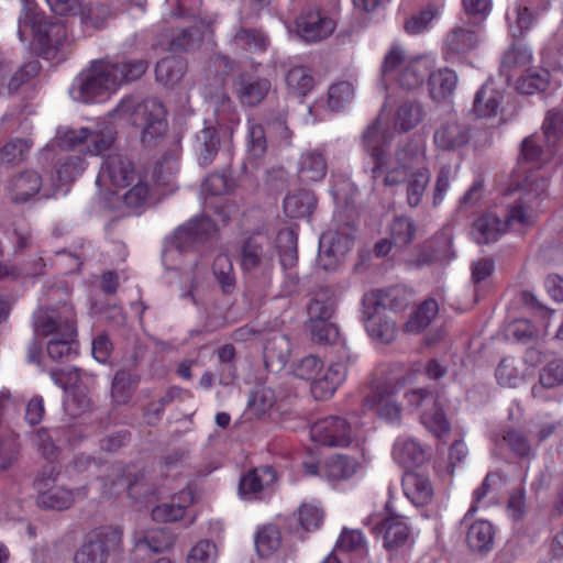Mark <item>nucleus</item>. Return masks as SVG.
Returning <instances> with one entry per match:
<instances>
[{
  "label": "nucleus",
  "instance_id": "1",
  "mask_svg": "<svg viewBox=\"0 0 563 563\" xmlns=\"http://www.w3.org/2000/svg\"><path fill=\"white\" fill-rule=\"evenodd\" d=\"M548 184L549 179L539 169L530 170L520 186L525 196L509 207L506 222L494 213L479 217L472 225L473 240L477 244L494 243L506 232V228L521 232L532 227L537 220V213L531 205V198L543 194Z\"/></svg>",
  "mask_w": 563,
  "mask_h": 563
},
{
  "label": "nucleus",
  "instance_id": "2",
  "mask_svg": "<svg viewBox=\"0 0 563 563\" xmlns=\"http://www.w3.org/2000/svg\"><path fill=\"white\" fill-rule=\"evenodd\" d=\"M148 63L143 58H109L91 63L69 89L70 97L78 102L88 103L96 98L112 93L122 85L140 79L147 70Z\"/></svg>",
  "mask_w": 563,
  "mask_h": 563
},
{
  "label": "nucleus",
  "instance_id": "3",
  "mask_svg": "<svg viewBox=\"0 0 563 563\" xmlns=\"http://www.w3.org/2000/svg\"><path fill=\"white\" fill-rule=\"evenodd\" d=\"M76 323V313L69 303L40 308L33 313L34 333L47 338L46 352L53 361H68L77 354Z\"/></svg>",
  "mask_w": 563,
  "mask_h": 563
},
{
  "label": "nucleus",
  "instance_id": "4",
  "mask_svg": "<svg viewBox=\"0 0 563 563\" xmlns=\"http://www.w3.org/2000/svg\"><path fill=\"white\" fill-rule=\"evenodd\" d=\"M396 166H389L382 177L384 185L396 186L407 183V202L415 208L420 205L430 181L426 167V152L422 146L408 143L396 152Z\"/></svg>",
  "mask_w": 563,
  "mask_h": 563
},
{
  "label": "nucleus",
  "instance_id": "5",
  "mask_svg": "<svg viewBox=\"0 0 563 563\" xmlns=\"http://www.w3.org/2000/svg\"><path fill=\"white\" fill-rule=\"evenodd\" d=\"M214 114V120L205 121V126L195 137L194 150L201 166L214 161L221 142L232 136L240 121L231 99L224 93L217 99Z\"/></svg>",
  "mask_w": 563,
  "mask_h": 563
},
{
  "label": "nucleus",
  "instance_id": "6",
  "mask_svg": "<svg viewBox=\"0 0 563 563\" xmlns=\"http://www.w3.org/2000/svg\"><path fill=\"white\" fill-rule=\"evenodd\" d=\"M434 58L428 55L408 57L405 48L395 43L384 56L380 67L382 84L395 81L401 89L420 88L434 68Z\"/></svg>",
  "mask_w": 563,
  "mask_h": 563
},
{
  "label": "nucleus",
  "instance_id": "7",
  "mask_svg": "<svg viewBox=\"0 0 563 563\" xmlns=\"http://www.w3.org/2000/svg\"><path fill=\"white\" fill-rule=\"evenodd\" d=\"M109 115L120 119L129 117L140 130L141 141L145 145L162 137L167 129L165 108L156 98H146L135 103L132 97H124Z\"/></svg>",
  "mask_w": 563,
  "mask_h": 563
},
{
  "label": "nucleus",
  "instance_id": "8",
  "mask_svg": "<svg viewBox=\"0 0 563 563\" xmlns=\"http://www.w3.org/2000/svg\"><path fill=\"white\" fill-rule=\"evenodd\" d=\"M18 34L21 41L32 35L34 49L46 59L53 58L67 38L63 22L30 10L20 15Z\"/></svg>",
  "mask_w": 563,
  "mask_h": 563
},
{
  "label": "nucleus",
  "instance_id": "9",
  "mask_svg": "<svg viewBox=\"0 0 563 563\" xmlns=\"http://www.w3.org/2000/svg\"><path fill=\"white\" fill-rule=\"evenodd\" d=\"M115 130L111 123L102 121L95 128H80L78 130L60 128L57 131L58 145L63 150H74L81 144L86 145L87 152L92 155H100L111 147L115 140Z\"/></svg>",
  "mask_w": 563,
  "mask_h": 563
},
{
  "label": "nucleus",
  "instance_id": "10",
  "mask_svg": "<svg viewBox=\"0 0 563 563\" xmlns=\"http://www.w3.org/2000/svg\"><path fill=\"white\" fill-rule=\"evenodd\" d=\"M241 266L254 278H268L275 267V247L265 234H254L242 245Z\"/></svg>",
  "mask_w": 563,
  "mask_h": 563
},
{
  "label": "nucleus",
  "instance_id": "11",
  "mask_svg": "<svg viewBox=\"0 0 563 563\" xmlns=\"http://www.w3.org/2000/svg\"><path fill=\"white\" fill-rule=\"evenodd\" d=\"M388 144L386 124L377 117L362 134V146L373 159L372 178L377 180L382 178L389 166H396V155L387 156L386 147Z\"/></svg>",
  "mask_w": 563,
  "mask_h": 563
},
{
  "label": "nucleus",
  "instance_id": "12",
  "mask_svg": "<svg viewBox=\"0 0 563 563\" xmlns=\"http://www.w3.org/2000/svg\"><path fill=\"white\" fill-rule=\"evenodd\" d=\"M397 387L390 382H377L364 398V411L374 412L379 419L389 424H399L401 407L397 401Z\"/></svg>",
  "mask_w": 563,
  "mask_h": 563
},
{
  "label": "nucleus",
  "instance_id": "13",
  "mask_svg": "<svg viewBox=\"0 0 563 563\" xmlns=\"http://www.w3.org/2000/svg\"><path fill=\"white\" fill-rule=\"evenodd\" d=\"M37 490L36 503L41 508L64 510L69 508L76 497L87 495L86 487L77 488L75 492L56 484V477L53 476V468L48 475L42 474L35 479Z\"/></svg>",
  "mask_w": 563,
  "mask_h": 563
},
{
  "label": "nucleus",
  "instance_id": "14",
  "mask_svg": "<svg viewBox=\"0 0 563 563\" xmlns=\"http://www.w3.org/2000/svg\"><path fill=\"white\" fill-rule=\"evenodd\" d=\"M483 41V27L478 24L464 22L452 27L444 40L443 55L453 62L465 57L476 49Z\"/></svg>",
  "mask_w": 563,
  "mask_h": 563
},
{
  "label": "nucleus",
  "instance_id": "15",
  "mask_svg": "<svg viewBox=\"0 0 563 563\" xmlns=\"http://www.w3.org/2000/svg\"><path fill=\"white\" fill-rule=\"evenodd\" d=\"M354 427L346 419L330 416L314 422L310 428L312 441L328 446H347L354 439Z\"/></svg>",
  "mask_w": 563,
  "mask_h": 563
},
{
  "label": "nucleus",
  "instance_id": "16",
  "mask_svg": "<svg viewBox=\"0 0 563 563\" xmlns=\"http://www.w3.org/2000/svg\"><path fill=\"white\" fill-rule=\"evenodd\" d=\"M216 233V223L209 217H197L177 228L172 244L179 252H188L213 239Z\"/></svg>",
  "mask_w": 563,
  "mask_h": 563
},
{
  "label": "nucleus",
  "instance_id": "17",
  "mask_svg": "<svg viewBox=\"0 0 563 563\" xmlns=\"http://www.w3.org/2000/svg\"><path fill=\"white\" fill-rule=\"evenodd\" d=\"M472 128L464 120L450 118L435 128L433 143L443 152L460 153L472 140Z\"/></svg>",
  "mask_w": 563,
  "mask_h": 563
},
{
  "label": "nucleus",
  "instance_id": "18",
  "mask_svg": "<svg viewBox=\"0 0 563 563\" xmlns=\"http://www.w3.org/2000/svg\"><path fill=\"white\" fill-rule=\"evenodd\" d=\"M548 7V0H517L506 13L510 35L518 38L526 34Z\"/></svg>",
  "mask_w": 563,
  "mask_h": 563
},
{
  "label": "nucleus",
  "instance_id": "19",
  "mask_svg": "<svg viewBox=\"0 0 563 563\" xmlns=\"http://www.w3.org/2000/svg\"><path fill=\"white\" fill-rule=\"evenodd\" d=\"M297 35L306 43H318L328 38L335 30L333 19L320 10H303L295 21Z\"/></svg>",
  "mask_w": 563,
  "mask_h": 563
},
{
  "label": "nucleus",
  "instance_id": "20",
  "mask_svg": "<svg viewBox=\"0 0 563 563\" xmlns=\"http://www.w3.org/2000/svg\"><path fill=\"white\" fill-rule=\"evenodd\" d=\"M140 174L126 156L113 153L103 161L97 176V184L109 183L117 188H126L135 181Z\"/></svg>",
  "mask_w": 563,
  "mask_h": 563
},
{
  "label": "nucleus",
  "instance_id": "21",
  "mask_svg": "<svg viewBox=\"0 0 563 563\" xmlns=\"http://www.w3.org/2000/svg\"><path fill=\"white\" fill-rule=\"evenodd\" d=\"M369 523H373V532L383 537V543L387 550L398 549L409 540L410 529L406 519L401 516L388 515L380 520L371 518Z\"/></svg>",
  "mask_w": 563,
  "mask_h": 563
},
{
  "label": "nucleus",
  "instance_id": "22",
  "mask_svg": "<svg viewBox=\"0 0 563 563\" xmlns=\"http://www.w3.org/2000/svg\"><path fill=\"white\" fill-rule=\"evenodd\" d=\"M338 361L331 363L329 367L322 373L319 379L311 384V391L317 399L330 398L334 391L345 382L347 375V365L356 360L347 361L342 357V353L338 352Z\"/></svg>",
  "mask_w": 563,
  "mask_h": 563
},
{
  "label": "nucleus",
  "instance_id": "23",
  "mask_svg": "<svg viewBox=\"0 0 563 563\" xmlns=\"http://www.w3.org/2000/svg\"><path fill=\"white\" fill-rule=\"evenodd\" d=\"M353 241L338 232H325L320 236L318 264L325 271L334 269L351 250Z\"/></svg>",
  "mask_w": 563,
  "mask_h": 563
},
{
  "label": "nucleus",
  "instance_id": "24",
  "mask_svg": "<svg viewBox=\"0 0 563 563\" xmlns=\"http://www.w3.org/2000/svg\"><path fill=\"white\" fill-rule=\"evenodd\" d=\"M277 481L275 470L269 465L256 467L245 474L239 484V493L245 500L262 499V493Z\"/></svg>",
  "mask_w": 563,
  "mask_h": 563
},
{
  "label": "nucleus",
  "instance_id": "25",
  "mask_svg": "<svg viewBox=\"0 0 563 563\" xmlns=\"http://www.w3.org/2000/svg\"><path fill=\"white\" fill-rule=\"evenodd\" d=\"M40 69L41 65L36 59L25 63L15 70H13L10 62L0 60V95H9L16 91L24 82L35 77Z\"/></svg>",
  "mask_w": 563,
  "mask_h": 563
},
{
  "label": "nucleus",
  "instance_id": "26",
  "mask_svg": "<svg viewBox=\"0 0 563 563\" xmlns=\"http://www.w3.org/2000/svg\"><path fill=\"white\" fill-rule=\"evenodd\" d=\"M271 81L253 74L242 73L235 80V92L240 102L247 107L260 104L268 91Z\"/></svg>",
  "mask_w": 563,
  "mask_h": 563
},
{
  "label": "nucleus",
  "instance_id": "27",
  "mask_svg": "<svg viewBox=\"0 0 563 563\" xmlns=\"http://www.w3.org/2000/svg\"><path fill=\"white\" fill-rule=\"evenodd\" d=\"M174 543L173 534L166 529H154L147 531L143 537L135 540L132 551V562L148 555L168 550Z\"/></svg>",
  "mask_w": 563,
  "mask_h": 563
},
{
  "label": "nucleus",
  "instance_id": "28",
  "mask_svg": "<svg viewBox=\"0 0 563 563\" xmlns=\"http://www.w3.org/2000/svg\"><path fill=\"white\" fill-rule=\"evenodd\" d=\"M41 187V176L33 170H24L8 180L7 191L13 202L21 203L35 196Z\"/></svg>",
  "mask_w": 563,
  "mask_h": 563
},
{
  "label": "nucleus",
  "instance_id": "29",
  "mask_svg": "<svg viewBox=\"0 0 563 563\" xmlns=\"http://www.w3.org/2000/svg\"><path fill=\"white\" fill-rule=\"evenodd\" d=\"M402 489L407 498L416 506L428 505L433 497V486L428 476L407 472L402 476Z\"/></svg>",
  "mask_w": 563,
  "mask_h": 563
},
{
  "label": "nucleus",
  "instance_id": "30",
  "mask_svg": "<svg viewBox=\"0 0 563 563\" xmlns=\"http://www.w3.org/2000/svg\"><path fill=\"white\" fill-rule=\"evenodd\" d=\"M312 340L320 344H330L335 353L341 352L347 361L353 358V353L347 346L346 340L341 335L338 327L331 322L318 321L309 324Z\"/></svg>",
  "mask_w": 563,
  "mask_h": 563
},
{
  "label": "nucleus",
  "instance_id": "31",
  "mask_svg": "<svg viewBox=\"0 0 563 563\" xmlns=\"http://www.w3.org/2000/svg\"><path fill=\"white\" fill-rule=\"evenodd\" d=\"M365 329L369 336L384 343L393 342L397 336L396 321L384 310L374 306V311L365 319Z\"/></svg>",
  "mask_w": 563,
  "mask_h": 563
},
{
  "label": "nucleus",
  "instance_id": "32",
  "mask_svg": "<svg viewBox=\"0 0 563 563\" xmlns=\"http://www.w3.org/2000/svg\"><path fill=\"white\" fill-rule=\"evenodd\" d=\"M327 170V159L320 150H309L301 154L298 177L302 183H318L324 178Z\"/></svg>",
  "mask_w": 563,
  "mask_h": 563
},
{
  "label": "nucleus",
  "instance_id": "33",
  "mask_svg": "<svg viewBox=\"0 0 563 563\" xmlns=\"http://www.w3.org/2000/svg\"><path fill=\"white\" fill-rule=\"evenodd\" d=\"M412 291L404 286H394L374 294V306L386 311L401 312L412 301Z\"/></svg>",
  "mask_w": 563,
  "mask_h": 563
},
{
  "label": "nucleus",
  "instance_id": "34",
  "mask_svg": "<svg viewBox=\"0 0 563 563\" xmlns=\"http://www.w3.org/2000/svg\"><path fill=\"white\" fill-rule=\"evenodd\" d=\"M532 58V51L526 44L514 42L503 55L500 74L510 81L514 73L530 65Z\"/></svg>",
  "mask_w": 563,
  "mask_h": 563
},
{
  "label": "nucleus",
  "instance_id": "35",
  "mask_svg": "<svg viewBox=\"0 0 563 563\" xmlns=\"http://www.w3.org/2000/svg\"><path fill=\"white\" fill-rule=\"evenodd\" d=\"M290 354V342L280 333H274L266 339L264 344V362L267 368L272 371L282 369Z\"/></svg>",
  "mask_w": 563,
  "mask_h": 563
},
{
  "label": "nucleus",
  "instance_id": "36",
  "mask_svg": "<svg viewBox=\"0 0 563 563\" xmlns=\"http://www.w3.org/2000/svg\"><path fill=\"white\" fill-rule=\"evenodd\" d=\"M358 468V463L355 459L336 454L328 459L322 464V477L330 483L345 481L351 478Z\"/></svg>",
  "mask_w": 563,
  "mask_h": 563
},
{
  "label": "nucleus",
  "instance_id": "37",
  "mask_svg": "<svg viewBox=\"0 0 563 563\" xmlns=\"http://www.w3.org/2000/svg\"><path fill=\"white\" fill-rule=\"evenodd\" d=\"M504 95L492 84H485L474 99V112L482 118H492L498 113Z\"/></svg>",
  "mask_w": 563,
  "mask_h": 563
},
{
  "label": "nucleus",
  "instance_id": "38",
  "mask_svg": "<svg viewBox=\"0 0 563 563\" xmlns=\"http://www.w3.org/2000/svg\"><path fill=\"white\" fill-rule=\"evenodd\" d=\"M187 70L186 60L181 56H167L157 62L156 80L165 86L178 84Z\"/></svg>",
  "mask_w": 563,
  "mask_h": 563
},
{
  "label": "nucleus",
  "instance_id": "39",
  "mask_svg": "<svg viewBox=\"0 0 563 563\" xmlns=\"http://www.w3.org/2000/svg\"><path fill=\"white\" fill-rule=\"evenodd\" d=\"M393 456L398 464L411 467L424 462L426 451L413 439H398L394 444Z\"/></svg>",
  "mask_w": 563,
  "mask_h": 563
},
{
  "label": "nucleus",
  "instance_id": "40",
  "mask_svg": "<svg viewBox=\"0 0 563 563\" xmlns=\"http://www.w3.org/2000/svg\"><path fill=\"white\" fill-rule=\"evenodd\" d=\"M317 199L314 195L306 189L289 194L284 199V211L289 218H305L312 213Z\"/></svg>",
  "mask_w": 563,
  "mask_h": 563
},
{
  "label": "nucleus",
  "instance_id": "41",
  "mask_svg": "<svg viewBox=\"0 0 563 563\" xmlns=\"http://www.w3.org/2000/svg\"><path fill=\"white\" fill-rule=\"evenodd\" d=\"M495 531L487 520L473 522L466 534V541L472 551L487 552L493 548Z\"/></svg>",
  "mask_w": 563,
  "mask_h": 563
},
{
  "label": "nucleus",
  "instance_id": "42",
  "mask_svg": "<svg viewBox=\"0 0 563 563\" xmlns=\"http://www.w3.org/2000/svg\"><path fill=\"white\" fill-rule=\"evenodd\" d=\"M430 95L433 100H442L451 96L457 84V75L449 68L430 71L428 76Z\"/></svg>",
  "mask_w": 563,
  "mask_h": 563
},
{
  "label": "nucleus",
  "instance_id": "43",
  "mask_svg": "<svg viewBox=\"0 0 563 563\" xmlns=\"http://www.w3.org/2000/svg\"><path fill=\"white\" fill-rule=\"evenodd\" d=\"M232 45L241 51L250 53L265 52L268 46V37L261 30L240 27L232 41Z\"/></svg>",
  "mask_w": 563,
  "mask_h": 563
},
{
  "label": "nucleus",
  "instance_id": "44",
  "mask_svg": "<svg viewBox=\"0 0 563 563\" xmlns=\"http://www.w3.org/2000/svg\"><path fill=\"white\" fill-rule=\"evenodd\" d=\"M203 26V24L201 26L195 24L190 27H177L172 31L170 35L166 34V42L162 41L161 44L170 51H187L200 41Z\"/></svg>",
  "mask_w": 563,
  "mask_h": 563
},
{
  "label": "nucleus",
  "instance_id": "45",
  "mask_svg": "<svg viewBox=\"0 0 563 563\" xmlns=\"http://www.w3.org/2000/svg\"><path fill=\"white\" fill-rule=\"evenodd\" d=\"M563 384V361L555 360L548 363L540 373L539 384L533 385L531 394L533 398L545 400V388H554Z\"/></svg>",
  "mask_w": 563,
  "mask_h": 563
},
{
  "label": "nucleus",
  "instance_id": "46",
  "mask_svg": "<svg viewBox=\"0 0 563 563\" xmlns=\"http://www.w3.org/2000/svg\"><path fill=\"white\" fill-rule=\"evenodd\" d=\"M420 420L438 438L448 434L451 428L439 398L421 411Z\"/></svg>",
  "mask_w": 563,
  "mask_h": 563
},
{
  "label": "nucleus",
  "instance_id": "47",
  "mask_svg": "<svg viewBox=\"0 0 563 563\" xmlns=\"http://www.w3.org/2000/svg\"><path fill=\"white\" fill-rule=\"evenodd\" d=\"M212 273L224 295H231L236 288L233 264L227 254H219L212 263Z\"/></svg>",
  "mask_w": 563,
  "mask_h": 563
},
{
  "label": "nucleus",
  "instance_id": "48",
  "mask_svg": "<svg viewBox=\"0 0 563 563\" xmlns=\"http://www.w3.org/2000/svg\"><path fill=\"white\" fill-rule=\"evenodd\" d=\"M439 312L438 302L429 298L424 300L418 309L409 317L405 324V331L408 333H419L430 325Z\"/></svg>",
  "mask_w": 563,
  "mask_h": 563
},
{
  "label": "nucleus",
  "instance_id": "49",
  "mask_svg": "<svg viewBox=\"0 0 563 563\" xmlns=\"http://www.w3.org/2000/svg\"><path fill=\"white\" fill-rule=\"evenodd\" d=\"M108 548L101 533L85 542L74 555V563H104Z\"/></svg>",
  "mask_w": 563,
  "mask_h": 563
},
{
  "label": "nucleus",
  "instance_id": "50",
  "mask_svg": "<svg viewBox=\"0 0 563 563\" xmlns=\"http://www.w3.org/2000/svg\"><path fill=\"white\" fill-rule=\"evenodd\" d=\"M32 147V143L26 139H11L0 148V165L16 166L23 163Z\"/></svg>",
  "mask_w": 563,
  "mask_h": 563
},
{
  "label": "nucleus",
  "instance_id": "51",
  "mask_svg": "<svg viewBox=\"0 0 563 563\" xmlns=\"http://www.w3.org/2000/svg\"><path fill=\"white\" fill-rule=\"evenodd\" d=\"M550 82V73L544 68H529L517 81V90L522 95L544 91Z\"/></svg>",
  "mask_w": 563,
  "mask_h": 563
},
{
  "label": "nucleus",
  "instance_id": "52",
  "mask_svg": "<svg viewBox=\"0 0 563 563\" xmlns=\"http://www.w3.org/2000/svg\"><path fill=\"white\" fill-rule=\"evenodd\" d=\"M280 265L284 269L292 268L298 261L297 234L289 228L282 229L277 234Z\"/></svg>",
  "mask_w": 563,
  "mask_h": 563
},
{
  "label": "nucleus",
  "instance_id": "53",
  "mask_svg": "<svg viewBox=\"0 0 563 563\" xmlns=\"http://www.w3.org/2000/svg\"><path fill=\"white\" fill-rule=\"evenodd\" d=\"M267 152V141L263 125L249 122L246 135V159L258 162Z\"/></svg>",
  "mask_w": 563,
  "mask_h": 563
},
{
  "label": "nucleus",
  "instance_id": "54",
  "mask_svg": "<svg viewBox=\"0 0 563 563\" xmlns=\"http://www.w3.org/2000/svg\"><path fill=\"white\" fill-rule=\"evenodd\" d=\"M286 85L291 93L306 96L313 88L314 79L308 68L296 66L286 74Z\"/></svg>",
  "mask_w": 563,
  "mask_h": 563
},
{
  "label": "nucleus",
  "instance_id": "55",
  "mask_svg": "<svg viewBox=\"0 0 563 563\" xmlns=\"http://www.w3.org/2000/svg\"><path fill=\"white\" fill-rule=\"evenodd\" d=\"M136 384V377L129 371L119 369L112 379L111 396L114 402L125 404Z\"/></svg>",
  "mask_w": 563,
  "mask_h": 563
},
{
  "label": "nucleus",
  "instance_id": "56",
  "mask_svg": "<svg viewBox=\"0 0 563 563\" xmlns=\"http://www.w3.org/2000/svg\"><path fill=\"white\" fill-rule=\"evenodd\" d=\"M282 542L280 532L276 526L267 525L260 529L255 537V547L261 556L275 552Z\"/></svg>",
  "mask_w": 563,
  "mask_h": 563
},
{
  "label": "nucleus",
  "instance_id": "57",
  "mask_svg": "<svg viewBox=\"0 0 563 563\" xmlns=\"http://www.w3.org/2000/svg\"><path fill=\"white\" fill-rule=\"evenodd\" d=\"M129 187V190L123 195L125 206L132 209L145 206L151 195V188L146 177L140 174L135 181Z\"/></svg>",
  "mask_w": 563,
  "mask_h": 563
},
{
  "label": "nucleus",
  "instance_id": "58",
  "mask_svg": "<svg viewBox=\"0 0 563 563\" xmlns=\"http://www.w3.org/2000/svg\"><path fill=\"white\" fill-rule=\"evenodd\" d=\"M66 412L71 417H78L91 408V399L86 388L74 386L67 391L64 401Z\"/></svg>",
  "mask_w": 563,
  "mask_h": 563
},
{
  "label": "nucleus",
  "instance_id": "59",
  "mask_svg": "<svg viewBox=\"0 0 563 563\" xmlns=\"http://www.w3.org/2000/svg\"><path fill=\"white\" fill-rule=\"evenodd\" d=\"M422 119V108L417 102H404L396 111L395 125L406 132L413 129Z\"/></svg>",
  "mask_w": 563,
  "mask_h": 563
},
{
  "label": "nucleus",
  "instance_id": "60",
  "mask_svg": "<svg viewBox=\"0 0 563 563\" xmlns=\"http://www.w3.org/2000/svg\"><path fill=\"white\" fill-rule=\"evenodd\" d=\"M86 168L85 159L79 155H68L60 159L56 169L57 181L68 184L75 180Z\"/></svg>",
  "mask_w": 563,
  "mask_h": 563
},
{
  "label": "nucleus",
  "instance_id": "61",
  "mask_svg": "<svg viewBox=\"0 0 563 563\" xmlns=\"http://www.w3.org/2000/svg\"><path fill=\"white\" fill-rule=\"evenodd\" d=\"M354 96V87L349 81H339L330 86L328 90V107L338 112L349 103Z\"/></svg>",
  "mask_w": 563,
  "mask_h": 563
},
{
  "label": "nucleus",
  "instance_id": "62",
  "mask_svg": "<svg viewBox=\"0 0 563 563\" xmlns=\"http://www.w3.org/2000/svg\"><path fill=\"white\" fill-rule=\"evenodd\" d=\"M495 442H505L518 456L526 457L531 453V446L527 437L518 430L505 429L501 434H495Z\"/></svg>",
  "mask_w": 563,
  "mask_h": 563
},
{
  "label": "nucleus",
  "instance_id": "63",
  "mask_svg": "<svg viewBox=\"0 0 563 563\" xmlns=\"http://www.w3.org/2000/svg\"><path fill=\"white\" fill-rule=\"evenodd\" d=\"M542 131L549 146L556 144L563 137V111L549 110L542 124Z\"/></svg>",
  "mask_w": 563,
  "mask_h": 563
},
{
  "label": "nucleus",
  "instance_id": "64",
  "mask_svg": "<svg viewBox=\"0 0 563 563\" xmlns=\"http://www.w3.org/2000/svg\"><path fill=\"white\" fill-rule=\"evenodd\" d=\"M437 15L438 10L434 7L429 5L407 19L404 24V29L410 35L423 33L429 30Z\"/></svg>",
  "mask_w": 563,
  "mask_h": 563
}]
</instances>
